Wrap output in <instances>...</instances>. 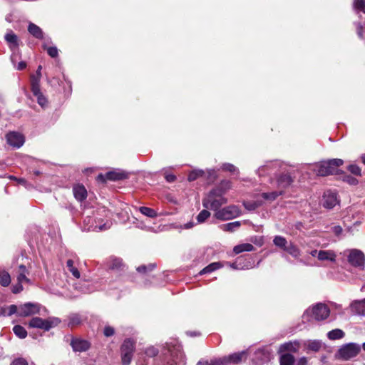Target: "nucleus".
<instances>
[{
  "instance_id": "1",
  "label": "nucleus",
  "mask_w": 365,
  "mask_h": 365,
  "mask_svg": "<svg viewBox=\"0 0 365 365\" xmlns=\"http://www.w3.org/2000/svg\"><path fill=\"white\" fill-rule=\"evenodd\" d=\"M223 195V191L217 190L216 188L212 189L202 200L203 207L217 212L222 205L227 202V198Z\"/></svg>"
},
{
  "instance_id": "2",
  "label": "nucleus",
  "mask_w": 365,
  "mask_h": 365,
  "mask_svg": "<svg viewBox=\"0 0 365 365\" xmlns=\"http://www.w3.org/2000/svg\"><path fill=\"white\" fill-rule=\"evenodd\" d=\"M360 351L361 346L356 343L345 344L337 350L335 358L342 361H349L356 357Z\"/></svg>"
},
{
  "instance_id": "3",
  "label": "nucleus",
  "mask_w": 365,
  "mask_h": 365,
  "mask_svg": "<svg viewBox=\"0 0 365 365\" xmlns=\"http://www.w3.org/2000/svg\"><path fill=\"white\" fill-rule=\"evenodd\" d=\"M344 161L341 159L336 158L322 161L317 165L316 173L320 176H327L338 173V168L342 165Z\"/></svg>"
},
{
  "instance_id": "4",
  "label": "nucleus",
  "mask_w": 365,
  "mask_h": 365,
  "mask_svg": "<svg viewBox=\"0 0 365 365\" xmlns=\"http://www.w3.org/2000/svg\"><path fill=\"white\" fill-rule=\"evenodd\" d=\"M329 307L322 303H318L312 308L308 309L304 314V317L312 315L315 320L320 321L327 319L329 316Z\"/></svg>"
},
{
  "instance_id": "5",
  "label": "nucleus",
  "mask_w": 365,
  "mask_h": 365,
  "mask_svg": "<svg viewBox=\"0 0 365 365\" xmlns=\"http://www.w3.org/2000/svg\"><path fill=\"white\" fill-rule=\"evenodd\" d=\"M60 323L58 318H50L43 319L40 317H34L29 322V326L33 328H39L45 331H48L51 328L57 326Z\"/></svg>"
},
{
  "instance_id": "6",
  "label": "nucleus",
  "mask_w": 365,
  "mask_h": 365,
  "mask_svg": "<svg viewBox=\"0 0 365 365\" xmlns=\"http://www.w3.org/2000/svg\"><path fill=\"white\" fill-rule=\"evenodd\" d=\"M240 214L241 210L239 207L230 205L215 212V217L220 220H229L240 216Z\"/></svg>"
},
{
  "instance_id": "7",
  "label": "nucleus",
  "mask_w": 365,
  "mask_h": 365,
  "mask_svg": "<svg viewBox=\"0 0 365 365\" xmlns=\"http://www.w3.org/2000/svg\"><path fill=\"white\" fill-rule=\"evenodd\" d=\"M135 350V343L130 339H125L121 347V360L123 365H129L131 362Z\"/></svg>"
},
{
  "instance_id": "8",
  "label": "nucleus",
  "mask_w": 365,
  "mask_h": 365,
  "mask_svg": "<svg viewBox=\"0 0 365 365\" xmlns=\"http://www.w3.org/2000/svg\"><path fill=\"white\" fill-rule=\"evenodd\" d=\"M128 178V174L123 170H114L112 171L108 172L106 175L99 174L97 177V179L103 182L106 180H121Z\"/></svg>"
},
{
  "instance_id": "9",
  "label": "nucleus",
  "mask_w": 365,
  "mask_h": 365,
  "mask_svg": "<svg viewBox=\"0 0 365 365\" xmlns=\"http://www.w3.org/2000/svg\"><path fill=\"white\" fill-rule=\"evenodd\" d=\"M39 311L40 307L38 304L27 302L18 307L16 314L19 317H29L38 314Z\"/></svg>"
},
{
  "instance_id": "10",
  "label": "nucleus",
  "mask_w": 365,
  "mask_h": 365,
  "mask_svg": "<svg viewBox=\"0 0 365 365\" xmlns=\"http://www.w3.org/2000/svg\"><path fill=\"white\" fill-rule=\"evenodd\" d=\"M349 262L355 267H364L365 257L364 253L358 250H352L348 255Z\"/></svg>"
},
{
  "instance_id": "11",
  "label": "nucleus",
  "mask_w": 365,
  "mask_h": 365,
  "mask_svg": "<svg viewBox=\"0 0 365 365\" xmlns=\"http://www.w3.org/2000/svg\"><path fill=\"white\" fill-rule=\"evenodd\" d=\"M294 176H292L290 173H282L277 175V185L279 189H285L290 186L294 182Z\"/></svg>"
},
{
  "instance_id": "12",
  "label": "nucleus",
  "mask_w": 365,
  "mask_h": 365,
  "mask_svg": "<svg viewBox=\"0 0 365 365\" xmlns=\"http://www.w3.org/2000/svg\"><path fill=\"white\" fill-rule=\"evenodd\" d=\"M7 143L17 148L21 147L24 143V136L17 132H10L6 135Z\"/></svg>"
},
{
  "instance_id": "13",
  "label": "nucleus",
  "mask_w": 365,
  "mask_h": 365,
  "mask_svg": "<svg viewBox=\"0 0 365 365\" xmlns=\"http://www.w3.org/2000/svg\"><path fill=\"white\" fill-rule=\"evenodd\" d=\"M70 344L74 351L79 352L86 351L91 346L88 341L80 338H73Z\"/></svg>"
},
{
  "instance_id": "14",
  "label": "nucleus",
  "mask_w": 365,
  "mask_h": 365,
  "mask_svg": "<svg viewBox=\"0 0 365 365\" xmlns=\"http://www.w3.org/2000/svg\"><path fill=\"white\" fill-rule=\"evenodd\" d=\"M247 356V351H242L240 352L233 353L228 356H225L224 361H226L227 365L230 364H240L243 359H246Z\"/></svg>"
},
{
  "instance_id": "15",
  "label": "nucleus",
  "mask_w": 365,
  "mask_h": 365,
  "mask_svg": "<svg viewBox=\"0 0 365 365\" xmlns=\"http://www.w3.org/2000/svg\"><path fill=\"white\" fill-rule=\"evenodd\" d=\"M324 202L323 205L324 207L331 209L336 204H338V200L336 194L331 191H327L324 192L323 196Z\"/></svg>"
},
{
  "instance_id": "16",
  "label": "nucleus",
  "mask_w": 365,
  "mask_h": 365,
  "mask_svg": "<svg viewBox=\"0 0 365 365\" xmlns=\"http://www.w3.org/2000/svg\"><path fill=\"white\" fill-rule=\"evenodd\" d=\"M73 191L74 197L80 202L84 200L87 197V191L83 185H78L73 187Z\"/></svg>"
},
{
  "instance_id": "17",
  "label": "nucleus",
  "mask_w": 365,
  "mask_h": 365,
  "mask_svg": "<svg viewBox=\"0 0 365 365\" xmlns=\"http://www.w3.org/2000/svg\"><path fill=\"white\" fill-rule=\"evenodd\" d=\"M280 354L279 361V365H294L295 362L294 356L289 353H279Z\"/></svg>"
},
{
  "instance_id": "18",
  "label": "nucleus",
  "mask_w": 365,
  "mask_h": 365,
  "mask_svg": "<svg viewBox=\"0 0 365 365\" xmlns=\"http://www.w3.org/2000/svg\"><path fill=\"white\" fill-rule=\"evenodd\" d=\"M317 257L321 261L329 260L334 262L336 260V255L331 250H320L318 252Z\"/></svg>"
},
{
  "instance_id": "19",
  "label": "nucleus",
  "mask_w": 365,
  "mask_h": 365,
  "mask_svg": "<svg viewBox=\"0 0 365 365\" xmlns=\"http://www.w3.org/2000/svg\"><path fill=\"white\" fill-rule=\"evenodd\" d=\"M351 307L356 314L365 315V299L352 302Z\"/></svg>"
},
{
  "instance_id": "20",
  "label": "nucleus",
  "mask_w": 365,
  "mask_h": 365,
  "mask_svg": "<svg viewBox=\"0 0 365 365\" xmlns=\"http://www.w3.org/2000/svg\"><path fill=\"white\" fill-rule=\"evenodd\" d=\"M26 274H28L26 267L23 264L19 265L17 275L18 282L20 284L23 282L30 283V279L27 278Z\"/></svg>"
},
{
  "instance_id": "21",
  "label": "nucleus",
  "mask_w": 365,
  "mask_h": 365,
  "mask_svg": "<svg viewBox=\"0 0 365 365\" xmlns=\"http://www.w3.org/2000/svg\"><path fill=\"white\" fill-rule=\"evenodd\" d=\"M28 31L34 37L38 39H42L43 37L41 29L34 23L29 24Z\"/></svg>"
},
{
  "instance_id": "22",
  "label": "nucleus",
  "mask_w": 365,
  "mask_h": 365,
  "mask_svg": "<svg viewBox=\"0 0 365 365\" xmlns=\"http://www.w3.org/2000/svg\"><path fill=\"white\" fill-rule=\"evenodd\" d=\"M255 250V247L252 244L245 243L234 247L233 252L235 254H240L243 252H251Z\"/></svg>"
},
{
  "instance_id": "23",
  "label": "nucleus",
  "mask_w": 365,
  "mask_h": 365,
  "mask_svg": "<svg viewBox=\"0 0 365 365\" xmlns=\"http://www.w3.org/2000/svg\"><path fill=\"white\" fill-rule=\"evenodd\" d=\"M18 307L16 305L12 304L7 307H0L1 316H11L17 312Z\"/></svg>"
},
{
  "instance_id": "24",
  "label": "nucleus",
  "mask_w": 365,
  "mask_h": 365,
  "mask_svg": "<svg viewBox=\"0 0 365 365\" xmlns=\"http://www.w3.org/2000/svg\"><path fill=\"white\" fill-rule=\"evenodd\" d=\"M222 267V264L220 262H212L205 267L200 272V274L202 275L204 274L210 273L215 270H217Z\"/></svg>"
},
{
  "instance_id": "25",
  "label": "nucleus",
  "mask_w": 365,
  "mask_h": 365,
  "mask_svg": "<svg viewBox=\"0 0 365 365\" xmlns=\"http://www.w3.org/2000/svg\"><path fill=\"white\" fill-rule=\"evenodd\" d=\"M82 322L81 317L78 314H71L68 317V326L73 327L79 325Z\"/></svg>"
},
{
  "instance_id": "26",
  "label": "nucleus",
  "mask_w": 365,
  "mask_h": 365,
  "mask_svg": "<svg viewBox=\"0 0 365 365\" xmlns=\"http://www.w3.org/2000/svg\"><path fill=\"white\" fill-rule=\"evenodd\" d=\"M5 39L10 44L11 47L16 48L19 46L18 37L12 31L6 34Z\"/></svg>"
},
{
  "instance_id": "27",
  "label": "nucleus",
  "mask_w": 365,
  "mask_h": 365,
  "mask_svg": "<svg viewBox=\"0 0 365 365\" xmlns=\"http://www.w3.org/2000/svg\"><path fill=\"white\" fill-rule=\"evenodd\" d=\"M344 332L339 329L331 330L327 333V336L331 340L342 339L344 336Z\"/></svg>"
},
{
  "instance_id": "28",
  "label": "nucleus",
  "mask_w": 365,
  "mask_h": 365,
  "mask_svg": "<svg viewBox=\"0 0 365 365\" xmlns=\"http://www.w3.org/2000/svg\"><path fill=\"white\" fill-rule=\"evenodd\" d=\"M273 243L274 245L282 249L283 250H285L289 244L287 240L282 236H276L273 240Z\"/></svg>"
},
{
  "instance_id": "29",
  "label": "nucleus",
  "mask_w": 365,
  "mask_h": 365,
  "mask_svg": "<svg viewBox=\"0 0 365 365\" xmlns=\"http://www.w3.org/2000/svg\"><path fill=\"white\" fill-rule=\"evenodd\" d=\"M240 222L239 221H235L232 222H230L227 224H224L221 225V229L226 232H233L236 229L240 227Z\"/></svg>"
},
{
  "instance_id": "30",
  "label": "nucleus",
  "mask_w": 365,
  "mask_h": 365,
  "mask_svg": "<svg viewBox=\"0 0 365 365\" xmlns=\"http://www.w3.org/2000/svg\"><path fill=\"white\" fill-rule=\"evenodd\" d=\"M139 210L143 215H144L147 217H149L150 218H155L158 217L157 212L152 208H150L148 207H140L139 208Z\"/></svg>"
},
{
  "instance_id": "31",
  "label": "nucleus",
  "mask_w": 365,
  "mask_h": 365,
  "mask_svg": "<svg viewBox=\"0 0 365 365\" xmlns=\"http://www.w3.org/2000/svg\"><path fill=\"white\" fill-rule=\"evenodd\" d=\"M284 251L287 252L289 255L295 258L299 257L300 255L299 250L292 242L288 244Z\"/></svg>"
},
{
  "instance_id": "32",
  "label": "nucleus",
  "mask_w": 365,
  "mask_h": 365,
  "mask_svg": "<svg viewBox=\"0 0 365 365\" xmlns=\"http://www.w3.org/2000/svg\"><path fill=\"white\" fill-rule=\"evenodd\" d=\"M283 193H284L283 190L274 191V192H263L262 194V197L264 200L272 201V200H274L278 196L282 195Z\"/></svg>"
},
{
  "instance_id": "33",
  "label": "nucleus",
  "mask_w": 365,
  "mask_h": 365,
  "mask_svg": "<svg viewBox=\"0 0 365 365\" xmlns=\"http://www.w3.org/2000/svg\"><path fill=\"white\" fill-rule=\"evenodd\" d=\"M41 78L36 76L35 75H31V86L32 92L38 93V91L40 90V82Z\"/></svg>"
},
{
  "instance_id": "34",
  "label": "nucleus",
  "mask_w": 365,
  "mask_h": 365,
  "mask_svg": "<svg viewBox=\"0 0 365 365\" xmlns=\"http://www.w3.org/2000/svg\"><path fill=\"white\" fill-rule=\"evenodd\" d=\"M13 331L20 339H24L27 336L26 330L21 325H15L13 328Z\"/></svg>"
},
{
  "instance_id": "35",
  "label": "nucleus",
  "mask_w": 365,
  "mask_h": 365,
  "mask_svg": "<svg viewBox=\"0 0 365 365\" xmlns=\"http://www.w3.org/2000/svg\"><path fill=\"white\" fill-rule=\"evenodd\" d=\"M11 283V277L7 272H3L0 275V284L3 287H7Z\"/></svg>"
},
{
  "instance_id": "36",
  "label": "nucleus",
  "mask_w": 365,
  "mask_h": 365,
  "mask_svg": "<svg viewBox=\"0 0 365 365\" xmlns=\"http://www.w3.org/2000/svg\"><path fill=\"white\" fill-rule=\"evenodd\" d=\"M66 266L68 270L72 273L73 277L78 279L81 276L79 271L77 268L73 266V261L72 259H68L66 262Z\"/></svg>"
},
{
  "instance_id": "37",
  "label": "nucleus",
  "mask_w": 365,
  "mask_h": 365,
  "mask_svg": "<svg viewBox=\"0 0 365 365\" xmlns=\"http://www.w3.org/2000/svg\"><path fill=\"white\" fill-rule=\"evenodd\" d=\"M204 174L205 172L202 170H194L189 173L187 180L190 182L194 181Z\"/></svg>"
},
{
  "instance_id": "38",
  "label": "nucleus",
  "mask_w": 365,
  "mask_h": 365,
  "mask_svg": "<svg viewBox=\"0 0 365 365\" xmlns=\"http://www.w3.org/2000/svg\"><path fill=\"white\" fill-rule=\"evenodd\" d=\"M34 96L36 97L38 103L42 107H45L47 104V100L46 97L42 94L41 90L38 91V93L32 92Z\"/></svg>"
},
{
  "instance_id": "39",
  "label": "nucleus",
  "mask_w": 365,
  "mask_h": 365,
  "mask_svg": "<svg viewBox=\"0 0 365 365\" xmlns=\"http://www.w3.org/2000/svg\"><path fill=\"white\" fill-rule=\"evenodd\" d=\"M322 347L320 341L314 340L309 341L307 343V348L312 351H318Z\"/></svg>"
},
{
  "instance_id": "40",
  "label": "nucleus",
  "mask_w": 365,
  "mask_h": 365,
  "mask_svg": "<svg viewBox=\"0 0 365 365\" xmlns=\"http://www.w3.org/2000/svg\"><path fill=\"white\" fill-rule=\"evenodd\" d=\"M123 266L122 260L118 258H113L109 265L111 269H120Z\"/></svg>"
},
{
  "instance_id": "41",
  "label": "nucleus",
  "mask_w": 365,
  "mask_h": 365,
  "mask_svg": "<svg viewBox=\"0 0 365 365\" xmlns=\"http://www.w3.org/2000/svg\"><path fill=\"white\" fill-rule=\"evenodd\" d=\"M210 216V212L206 210H202L197 216L198 222H204Z\"/></svg>"
},
{
  "instance_id": "42",
  "label": "nucleus",
  "mask_w": 365,
  "mask_h": 365,
  "mask_svg": "<svg viewBox=\"0 0 365 365\" xmlns=\"http://www.w3.org/2000/svg\"><path fill=\"white\" fill-rule=\"evenodd\" d=\"M232 184L230 181L228 180H224L222 181L220 186L217 187V190H220L221 191H223V194H225L227 190L231 189Z\"/></svg>"
},
{
  "instance_id": "43",
  "label": "nucleus",
  "mask_w": 365,
  "mask_h": 365,
  "mask_svg": "<svg viewBox=\"0 0 365 365\" xmlns=\"http://www.w3.org/2000/svg\"><path fill=\"white\" fill-rule=\"evenodd\" d=\"M155 267V264H149L148 265H141L137 268V271L140 273H146L148 271H152Z\"/></svg>"
},
{
  "instance_id": "44",
  "label": "nucleus",
  "mask_w": 365,
  "mask_h": 365,
  "mask_svg": "<svg viewBox=\"0 0 365 365\" xmlns=\"http://www.w3.org/2000/svg\"><path fill=\"white\" fill-rule=\"evenodd\" d=\"M43 47L44 49L47 50V53L51 57L56 58V56H58V49L56 47H55V46L47 47L46 46H44V45L43 46Z\"/></svg>"
},
{
  "instance_id": "45",
  "label": "nucleus",
  "mask_w": 365,
  "mask_h": 365,
  "mask_svg": "<svg viewBox=\"0 0 365 365\" xmlns=\"http://www.w3.org/2000/svg\"><path fill=\"white\" fill-rule=\"evenodd\" d=\"M354 8L365 13V0H355Z\"/></svg>"
},
{
  "instance_id": "46",
  "label": "nucleus",
  "mask_w": 365,
  "mask_h": 365,
  "mask_svg": "<svg viewBox=\"0 0 365 365\" xmlns=\"http://www.w3.org/2000/svg\"><path fill=\"white\" fill-rule=\"evenodd\" d=\"M222 169L225 171H228L230 173H234L237 171L236 167L230 163H224L222 165Z\"/></svg>"
},
{
  "instance_id": "47",
  "label": "nucleus",
  "mask_w": 365,
  "mask_h": 365,
  "mask_svg": "<svg viewBox=\"0 0 365 365\" xmlns=\"http://www.w3.org/2000/svg\"><path fill=\"white\" fill-rule=\"evenodd\" d=\"M145 354H146V356H148L149 357H154L158 354V349H156L153 346L148 347L145 350Z\"/></svg>"
},
{
  "instance_id": "48",
  "label": "nucleus",
  "mask_w": 365,
  "mask_h": 365,
  "mask_svg": "<svg viewBox=\"0 0 365 365\" xmlns=\"http://www.w3.org/2000/svg\"><path fill=\"white\" fill-rule=\"evenodd\" d=\"M348 170L355 175H361V168L356 165H350Z\"/></svg>"
},
{
  "instance_id": "49",
  "label": "nucleus",
  "mask_w": 365,
  "mask_h": 365,
  "mask_svg": "<svg viewBox=\"0 0 365 365\" xmlns=\"http://www.w3.org/2000/svg\"><path fill=\"white\" fill-rule=\"evenodd\" d=\"M293 345L292 343H285L280 346L279 353H284L285 351L292 350Z\"/></svg>"
},
{
  "instance_id": "50",
  "label": "nucleus",
  "mask_w": 365,
  "mask_h": 365,
  "mask_svg": "<svg viewBox=\"0 0 365 365\" xmlns=\"http://www.w3.org/2000/svg\"><path fill=\"white\" fill-rule=\"evenodd\" d=\"M10 365H29L27 361L24 358L15 359Z\"/></svg>"
},
{
  "instance_id": "51",
  "label": "nucleus",
  "mask_w": 365,
  "mask_h": 365,
  "mask_svg": "<svg viewBox=\"0 0 365 365\" xmlns=\"http://www.w3.org/2000/svg\"><path fill=\"white\" fill-rule=\"evenodd\" d=\"M115 330L113 327L107 326L104 328L103 334L106 336H111L114 334Z\"/></svg>"
},
{
  "instance_id": "52",
  "label": "nucleus",
  "mask_w": 365,
  "mask_h": 365,
  "mask_svg": "<svg viewBox=\"0 0 365 365\" xmlns=\"http://www.w3.org/2000/svg\"><path fill=\"white\" fill-rule=\"evenodd\" d=\"M212 365H227V362L224 361V356L219 359L211 360Z\"/></svg>"
},
{
  "instance_id": "53",
  "label": "nucleus",
  "mask_w": 365,
  "mask_h": 365,
  "mask_svg": "<svg viewBox=\"0 0 365 365\" xmlns=\"http://www.w3.org/2000/svg\"><path fill=\"white\" fill-rule=\"evenodd\" d=\"M344 180L350 185H356L358 183V180L350 175H346Z\"/></svg>"
},
{
  "instance_id": "54",
  "label": "nucleus",
  "mask_w": 365,
  "mask_h": 365,
  "mask_svg": "<svg viewBox=\"0 0 365 365\" xmlns=\"http://www.w3.org/2000/svg\"><path fill=\"white\" fill-rule=\"evenodd\" d=\"M332 231L336 236H339L342 232V228L341 226L336 225L332 227Z\"/></svg>"
},
{
  "instance_id": "55",
  "label": "nucleus",
  "mask_w": 365,
  "mask_h": 365,
  "mask_svg": "<svg viewBox=\"0 0 365 365\" xmlns=\"http://www.w3.org/2000/svg\"><path fill=\"white\" fill-rule=\"evenodd\" d=\"M22 290H23V286L21 285V284H20L19 282L18 284H16V286H14L13 287L12 292L14 294H17V293H19L20 292H21Z\"/></svg>"
},
{
  "instance_id": "56",
  "label": "nucleus",
  "mask_w": 365,
  "mask_h": 365,
  "mask_svg": "<svg viewBox=\"0 0 365 365\" xmlns=\"http://www.w3.org/2000/svg\"><path fill=\"white\" fill-rule=\"evenodd\" d=\"M165 178L168 182H173L176 180L175 175L173 174H166Z\"/></svg>"
},
{
  "instance_id": "57",
  "label": "nucleus",
  "mask_w": 365,
  "mask_h": 365,
  "mask_svg": "<svg viewBox=\"0 0 365 365\" xmlns=\"http://www.w3.org/2000/svg\"><path fill=\"white\" fill-rule=\"evenodd\" d=\"M297 365H307V359L306 357H301L297 363Z\"/></svg>"
},
{
  "instance_id": "58",
  "label": "nucleus",
  "mask_w": 365,
  "mask_h": 365,
  "mask_svg": "<svg viewBox=\"0 0 365 365\" xmlns=\"http://www.w3.org/2000/svg\"><path fill=\"white\" fill-rule=\"evenodd\" d=\"M274 164L272 163H271L269 165H263L262 167H260L258 170L259 173V175H261V173H263L265 171V170L267 168H270L271 166H272Z\"/></svg>"
},
{
  "instance_id": "59",
  "label": "nucleus",
  "mask_w": 365,
  "mask_h": 365,
  "mask_svg": "<svg viewBox=\"0 0 365 365\" xmlns=\"http://www.w3.org/2000/svg\"><path fill=\"white\" fill-rule=\"evenodd\" d=\"M356 30H357V34L358 35L361 37V38H363V26L360 24H358L357 26H356Z\"/></svg>"
},
{
  "instance_id": "60",
  "label": "nucleus",
  "mask_w": 365,
  "mask_h": 365,
  "mask_svg": "<svg viewBox=\"0 0 365 365\" xmlns=\"http://www.w3.org/2000/svg\"><path fill=\"white\" fill-rule=\"evenodd\" d=\"M244 206L249 210H253L257 207L255 204H249L246 202H244Z\"/></svg>"
},
{
  "instance_id": "61",
  "label": "nucleus",
  "mask_w": 365,
  "mask_h": 365,
  "mask_svg": "<svg viewBox=\"0 0 365 365\" xmlns=\"http://www.w3.org/2000/svg\"><path fill=\"white\" fill-rule=\"evenodd\" d=\"M26 66V63L24 62V61H21L19 63L18 66H17V69L19 70V71H21L23 69H24Z\"/></svg>"
},
{
  "instance_id": "62",
  "label": "nucleus",
  "mask_w": 365,
  "mask_h": 365,
  "mask_svg": "<svg viewBox=\"0 0 365 365\" xmlns=\"http://www.w3.org/2000/svg\"><path fill=\"white\" fill-rule=\"evenodd\" d=\"M209 177L212 178V180H215L217 178L216 173L214 170L208 171Z\"/></svg>"
},
{
  "instance_id": "63",
  "label": "nucleus",
  "mask_w": 365,
  "mask_h": 365,
  "mask_svg": "<svg viewBox=\"0 0 365 365\" xmlns=\"http://www.w3.org/2000/svg\"><path fill=\"white\" fill-rule=\"evenodd\" d=\"M110 223H105L103 225L99 227L100 230H107L110 228Z\"/></svg>"
},
{
  "instance_id": "64",
  "label": "nucleus",
  "mask_w": 365,
  "mask_h": 365,
  "mask_svg": "<svg viewBox=\"0 0 365 365\" xmlns=\"http://www.w3.org/2000/svg\"><path fill=\"white\" fill-rule=\"evenodd\" d=\"M197 365H212L211 361H200Z\"/></svg>"
}]
</instances>
